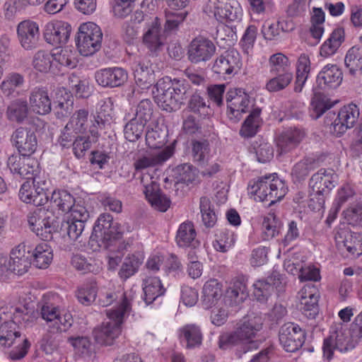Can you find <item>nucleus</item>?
I'll return each mask as SVG.
<instances>
[{"label":"nucleus","instance_id":"obj_1","mask_svg":"<svg viewBox=\"0 0 362 362\" xmlns=\"http://www.w3.org/2000/svg\"><path fill=\"white\" fill-rule=\"evenodd\" d=\"M134 297V293L132 291L114 293L101 290L99 294L100 305L108 306L114 301H116V304L106 310L109 321L103 322L93 330V336L98 343L110 346L119 336L122 325L131 312V303Z\"/></svg>","mask_w":362,"mask_h":362},{"label":"nucleus","instance_id":"obj_2","mask_svg":"<svg viewBox=\"0 0 362 362\" xmlns=\"http://www.w3.org/2000/svg\"><path fill=\"white\" fill-rule=\"evenodd\" d=\"M187 86L183 81L163 77L159 79L152 90L155 102L167 112L178 110L185 100Z\"/></svg>","mask_w":362,"mask_h":362},{"label":"nucleus","instance_id":"obj_3","mask_svg":"<svg viewBox=\"0 0 362 362\" xmlns=\"http://www.w3.org/2000/svg\"><path fill=\"white\" fill-rule=\"evenodd\" d=\"M248 189L256 201H269L270 204L280 201L287 193L284 182L276 173L251 180Z\"/></svg>","mask_w":362,"mask_h":362},{"label":"nucleus","instance_id":"obj_4","mask_svg":"<svg viewBox=\"0 0 362 362\" xmlns=\"http://www.w3.org/2000/svg\"><path fill=\"white\" fill-rule=\"evenodd\" d=\"M338 183V175L332 169L319 170L309 182V207L314 211L324 209L326 197Z\"/></svg>","mask_w":362,"mask_h":362},{"label":"nucleus","instance_id":"obj_5","mask_svg":"<svg viewBox=\"0 0 362 362\" xmlns=\"http://www.w3.org/2000/svg\"><path fill=\"white\" fill-rule=\"evenodd\" d=\"M360 337H356L354 329L349 330L341 322L334 323L330 328V335L325 339L322 351L323 356L332 359L334 351L346 353L352 350Z\"/></svg>","mask_w":362,"mask_h":362},{"label":"nucleus","instance_id":"obj_6","mask_svg":"<svg viewBox=\"0 0 362 362\" xmlns=\"http://www.w3.org/2000/svg\"><path fill=\"white\" fill-rule=\"evenodd\" d=\"M102 40L103 33L96 23L88 21L79 25L76 45L81 55L90 56L98 52Z\"/></svg>","mask_w":362,"mask_h":362},{"label":"nucleus","instance_id":"obj_7","mask_svg":"<svg viewBox=\"0 0 362 362\" xmlns=\"http://www.w3.org/2000/svg\"><path fill=\"white\" fill-rule=\"evenodd\" d=\"M16 322L11 320L1 324L0 327V344L9 347L14 343L18 344L10 352V357L13 360L23 358L30 348V343L26 338H21L20 332L17 330Z\"/></svg>","mask_w":362,"mask_h":362},{"label":"nucleus","instance_id":"obj_8","mask_svg":"<svg viewBox=\"0 0 362 362\" xmlns=\"http://www.w3.org/2000/svg\"><path fill=\"white\" fill-rule=\"evenodd\" d=\"M28 222L30 230L42 240L52 238V234L57 230V217L44 208L37 209L28 216Z\"/></svg>","mask_w":362,"mask_h":362},{"label":"nucleus","instance_id":"obj_9","mask_svg":"<svg viewBox=\"0 0 362 362\" xmlns=\"http://www.w3.org/2000/svg\"><path fill=\"white\" fill-rule=\"evenodd\" d=\"M262 324L263 320L259 315L252 314L244 318L236 330L241 343V352L245 354L259 347V341L255 339L262 329Z\"/></svg>","mask_w":362,"mask_h":362},{"label":"nucleus","instance_id":"obj_10","mask_svg":"<svg viewBox=\"0 0 362 362\" xmlns=\"http://www.w3.org/2000/svg\"><path fill=\"white\" fill-rule=\"evenodd\" d=\"M32 179V182L28 180L21 185L19 197L27 204H33L35 206L44 205L49 200L45 192L48 180L44 175L35 176Z\"/></svg>","mask_w":362,"mask_h":362},{"label":"nucleus","instance_id":"obj_11","mask_svg":"<svg viewBox=\"0 0 362 362\" xmlns=\"http://www.w3.org/2000/svg\"><path fill=\"white\" fill-rule=\"evenodd\" d=\"M228 117L237 122L243 115L251 112L253 101L243 88H232L227 93Z\"/></svg>","mask_w":362,"mask_h":362},{"label":"nucleus","instance_id":"obj_12","mask_svg":"<svg viewBox=\"0 0 362 362\" xmlns=\"http://www.w3.org/2000/svg\"><path fill=\"white\" fill-rule=\"evenodd\" d=\"M41 315L53 332H65L73 323L69 312L53 305H44L41 308Z\"/></svg>","mask_w":362,"mask_h":362},{"label":"nucleus","instance_id":"obj_13","mask_svg":"<svg viewBox=\"0 0 362 362\" xmlns=\"http://www.w3.org/2000/svg\"><path fill=\"white\" fill-rule=\"evenodd\" d=\"M242 67V60L239 52L235 49H228L218 57L214 62V73L225 78H230L237 74Z\"/></svg>","mask_w":362,"mask_h":362},{"label":"nucleus","instance_id":"obj_14","mask_svg":"<svg viewBox=\"0 0 362 362\" xmlns=\"http://www.w3.org/2000/svg\"><path fill=\"white\" fill-rule=\"evenodd\" d=\"M208 7L220 22H235L242 19L243 9L237 0L210 1Z\"/></svg>","mask_w":362,"mask_h":362},{"label":"nucleus","instance_id":"obj_15","mask_svg":"<svg viewBox=\"0 0 362 362\" xmlns=\"http://www.w3.org/2000/svg\"><path fill=\"white\" fill-rule=\"evenodd\" d=\"M124 232V226L114 221L112 216L109 214H101L93 228V235L104 243L120 238Z\"/></svg>","mask_w":362,"mask_h":362},{"label":"nucleus","instance_id":"obj_16","mask_svg":"<svg viewBox=\"0 0 362 362\" xmlns=\"http://www.w3.org/2000/svg\"><path fill=\"white\" fill-rule=\"evenodd\" d=\"M7 165L12 173L28 180L40 175L37 160L28 156L12 155L8 159Z\"/></svg>","mask_w":362,"mask_h":362},{"label":"nucleus","instance_id":"obj_17","mask_svg":"<svg viewBox=\"0 0 362 362\" xmlns=\"http://www.w3.org/2000/svg\"><path fill=\"white\" fill-rule=\"evenodd\" d=\"M141 182L144 187V193L148 202L155 209L165 212L170 205V200L159 189L158 183L150 175H143Z\"/></svg>","mask_w":362,"mask_h":362},{"label":"nucleus","instance_id":"obj_18","mask_svg":"<svg viewBox=\"0 0 362 362\" xmlns=\"http://www.w3.org/2000/svg\"><path fill=\"white\" fill-rule=\"evenodd\" d=\"M88 112L79 110L74 113L66 124L60 137V144L64 147L69 146L76 135L83 134L88 127Z\"/></svg>","mask_w":362,"mask_h":362},{"label":"nucleus","instance_id":"obj_19","mask_svg":"<svg viewBox=\"0 0 362 362\" xmlns=\"http://www.w3.org/2000/svg\"><path fill=\"white\" fill-rule=\"evenodd\" d=\"M305 341V332L296 324L286 323L279 331V342L287 352L298 350Z\"/></svg>","mask_w":362,"mask_h":362},{"label":"nucleus","instance_id":"obj_20","mask_svg":"<svg viewBox=\"0 0 362 362\" xmlns=\"http://www.w3.org/2000/svg\"><path fill=\"white\" fill-rule=\"evenodd\" d=\"M71 33V25L62 21L48 22L44 28V37L45 41L52 45L66 44Z\"/></svg>","mask_w":362,"mask_h":362},{"label":"nucleus","instance_id":"obj_21","mask_svg":"<svg viewBox=\"0 0 362 362\" xmlns=\"http://www.w3.org/2000/svg\"><path fill=\"white\" fill-rule=\"evenodd\" d=\"M216 52V47L210 40L197 37L193 40L188 49L189 60L192 63L206 62Z\"/></svg>","mask_w":362,"mask_h":362},{"label":"nucleus","instance_id":"obj_22","mask_svg":"<svg viewBox=\"0 0 362 362\" xmlns=\"http://www.w3.org/2000/svg\"><path fill=\"white\" fill-rule=\"evenodd\" d=\"M95 79L98 83L103 87H119L127 81L128 73L121 67H110L98 71Z\"/></svg>","mask_w":362,"mask_h":362},{"label":"nucleus","instance_id":"obj_23","mask_svg":"<svg viewBox=\"0 0 362 362\" xmlns=\"http://www.w3.org/2000/svg\"><path fill=\"white\" fill-rule=\"evenodd\" d=\"M173 153L174 148L172 146H168L162 150L148 152L138 158L134 163V167L136 171H141L148 168L161 165L168 160Z\"/></svg>","mask_w":362,"mask_h":362},{"label":"nucleus","instance_id":"obj_24","mask_svg":"<svg viewBox=\"0 0 362 362\" xmlns=\"http://www.w3.org/2000/svg\"><path fill=\"white\" fill-rule=\"evenodd\" d=\"M17 35L21 45L25 49H32L40 38L39 25L33 21H23L17 26Z\"/></svg>","mask_w":362,"mask_h":362},{"label":"nucleus","instance_id":"obj_25","mask_svg":"<svg viewBox=\"0 0 362 362\" xmlns=\"http://www.w3.org/2000/svg\"><path fill=\"white\" fill-rule=\"evenodd\" d=\"M359 116V110L356 105L349 104L340 109L338 116L333 123V131L341 135L351 128Z\"/></svg>","mask_w":362,"mask_h":362},{"label":"nucleus","instance_id":"obj_26","mask_svg":"<svg viewBox=\"0 0 362 362\" xmlns=\"http://www.w3.org/2000/svg\"><path fill=\"white\" fill-rule=\"evenodd\" d=\"M298 308L308 318L313 319L317 313L318 296L313 285H305L299 292Z\"/></svg>","mask_w":362,"mask_h":362},{"label":"nucleus","instance_id":"obj_27","mask_svg":"<svg viewBox=\"0 0 362 362\" xmlns=\"http://www.w3.org/2000/svg\"><path fill=\"white\" fill-rule=\"evenodd\" d=\"M132 71L135 82L141 89H147L151 86L155 75L149 60L141 59L135 61L132 65Z\"/></svg>","mask_w":362,"mask_h":362},{"label":"nucleus","instance_id":"obj_28","mask_svg":"<svg viewBox=\"0 0 362 362\" xmlns=\"http://www.w3.org/2000/svg\"><path fill=\"white\" fill-rule=\"evenodd\" d=\"M12 138L21 155L30 156L35 151L37 142L33 132L21 127L16 130Z\"/></svg>","mask_w":362,"mask_h":362},{"label":"nucleus","instance_id":"obj_29","mask_svg":"<svg viewBox=\"0 0 362 362\" xmlns=\"http://www.w3.org/2000/svg\"><path fill=\"white\" fill-rule=\"evenodd\" d=\"M335 241L339 250L345 248L354 257L362 254V236L360 235H352L346 230H341L336 233Z\"/></svg>","mask_w":362,"mask_h":362},{"label":"nucleus","instance_id":"obj_30","mask_svg":"<svg viewBox=\"0 0 362 362\" xmlns=\"http://www.w3.org/2000/svg\"><path fill=\"white\" fill-rule=\"evenodd\" d=\"M24 245H18L11 252L8 258L10 273L23 275L30 267V256Z\"/></svg>","mask_w":362,"mask_h":362},{"label":"nucleus","instance_id":"obj_31","mask_svg":"<svg viewBox=\"0 0 362 362\" xmlns=\"http://www.w3.org/2000/svg\"><path fill=\"white\" fill-rule=\"evenodd\" d=\"M202 303L205 309H211L225 303L222 299L221 286L217 280L211 279L205 283L202 291Z\"/></svg>","mask_w":362,"mask_h":362},{"label":"nucleus","instance_id":"obj_32","mask_svg":"<svg viewBox=\"0 0 362 362\" xmlns=\"http://www.w3.org/2000/svg\"><path fill=\"white\" fill-rule=\"evenodd\" d=\"M180 342L186 349H192L199 347L203 340V333L200 326L197 324H187L177 329Z\"/></svg>","mask_w":362,"mask_h":362},{"label":"nucleus","instance_id":"obj_33","mask_svg":"<svg viewBox=\"0 0 362 362\" xmlns=\"http://www.w3.org/2000/svg\"><path fill=\"white\" fill-rule=\"evenodd\" d=\"M343 79L341 70L334 64L325 66L317 76V83L321 88H336Z\"/></svg>","mask_w":362,"mask_h":362},{"label":"nucleus","instance_id":"obj_34","mask_svg":"<svg viewBox=\"0 0 362 362\" xmlns=\"http://www.w3.org/2000/svg\"><path fill=\"white\" fill-rule=\"evenodd\" d=\"M305 136L303 130L298 128H290L284 131L278 138L276 146L278 152L283 154L295 148Z\"/></svg>","mask_w":362,"mask_h":362},{"label":"nucleus","instance_id":"obj_35","mask_svg":"<svg viewBox=\"0 0 362 362\" xmlns=\"http://www.w3.org/2000/svg\"><path fill=\"white\" fill-rule=\"evenodd\" d=\"M143 42L151 52L158 51L163 45L160 22L156 18L143 35Z\"/></svg>","mask_w":362,"mask_h":362},{"label":"nucleus","instance_id":"obj_36","mask_svg":"<svg viewBox=\"0 0 362 362\" xmlns=\"http://www.w3.org/2000/svg\"><path fill=\"white\" fill-rule=\"evenodd\" d=\"M30 109L39 115H46L51 111V100L48 93L43 88H35L30 95Z\"/></svg>","mask_w":362,"mask_h":362},{"label":"nucleus","instance_id":"obj_37","mask_svg":"<svg viewBox=\"0 0 362 362\" xmlns=\"http://www.w3.org/2000/svg\"><path fill=\"white\" fill-rule=\"evenodd\" d=\"M344 40V30L342 28H335L329 37L322 44L320 55L323 58L333 56Z\"/></svg>","mask_w":362,"mask_h":362},{"label":"nucleus","instance_id":"obj_38","mask_svg":"<svg viewBox=\"0 0 362 362\" xmlns=\"http://www.w3.org/2000/svg\"><path fill=\"white\" fill-rule=\"evenodd\" d=\"M32 64L35 71L41 73L51 72L57 74L59 71L57 65L53 62L52 52L48 51H37L33 57Z\"/></svg>","mask_w":362,"mask_h":362},{"label":"nucleus","instance_id":"obj_39","mask_svg":"<svg viewBox=\"0 0 362 362\" xmlns=\"http://www.w3.org/2000/svg\"><path fill=\"white\" fill-rule=\"evenodd\" d=\"M143 291L144 300L147 304L153 303L165 291L160 279L156 276H148L144 280Z\"/></svg>","mask_w":362,"mask_h":362},{"label":"nucleus","instance_id":"obj_40","mask_svg":"<svg viewBox=\"0 0 362 362\" xmlns=\"http://www.w3.org/2000/svg\"><path fill=\"white\" fill-rule=\"evenodd\" d=\"M25 85L24 77L18 73L8 74L2 81L0 89L6 96L20 95Z\"/></svg>","mask_w":362,"mask_h":362},{"label":"nucleus","instance_id":"obj_41","mask_svg":"<svg viewBox=\"0 0 362 362\" xmlns=\"http://www.w3.org/2000/svg\"><path fill=\"white\" fill-rule=\"evenodd\" d=\"M55 110L58 117L67 116L73 110L71 94L64 88H60L55 92Z\"/></svg>","mask_w":362,"mask_h":362},{"label":"nucleus","instance_id":"obj_42","mask_svg":"<svg viewBox=\"0 0 362 362\" xmlns=\"http://www.w3.org/2000/svg\"><path fill=\"white\" fill-rule=\"evenodd\" d=\"M196 232L191 222L181 223L177 232L176 242L179 247H193L198 244L196 240Z\"/></svg>","mask_w":362,"mask_h":362},{"label":"nucleus","instance_id":"obj_43","mask_svg":"<svg viewBox=\"0 0 362 362\" xmlns=\"http://www.w3.org/2000/svg\"><path fill=\"white\" fill-rule=\"evenodd\" d=\"M144 256L142 252H136L129 255L124 260L121 269L119 272V276L123 279H127L137 272L139 267L142 264Z\"/></svg>","mask_w":362,"mask_h":362},{"label":"nucleus","instance_id":"obj_44","mask_svg":"<svg viewBox=\"0 0 362 362\" xmlns=\"http://www.w3.org/2000/svg\"><path fill=\"white\" fill-rule=\"evenodd\" d=\"M28 107L26 100L16 99L11 102L6 110L8 120L21 123L28 117Z\"/></svg>","mask_w":362,"mask_h":362},{"label":"nucleus","instance_id":"obj_45","mask_svg":"<svg viewBox=\"0 0 362 362\" xmlns=\"http://www.w3.org/2000/svg\"><path fill=\"white\" fill-rule=\"evenodd\" d=\"M192 152L194 160L201 165L207 164L214 156L215 151L211 149L206 140L192 141Z\"/></svg>","mask_w":362,"mask_h":362},{"label":"nucleus","instance_id":"obj_46","mask_svg":"<svg viewBox=\"0 0 362 362\" xmlns=\"http://www.w3.org/2000/svg\"><path fill=\"white\" fill-rule=\"evenodd\" d=\"M35 265L40 269L47 268L53 259L52 247L47 243L36 245L33 252Z\"/></svg>","mask_w":362,"mask_h":362},{"label":"nucleus","instance_id":"obj_47","mask_svg":"<svg viewBox=\"0 0 362 362\" xmlns=\"http://www.w3.org/2000/svg\"><path fill=\"white\" fill-rule=\"evenodd\" d=\"M50 204L52 207L65 212L70 209L75 202L73 195L64 189H56L52 193Z\"/></svg>","mask_w":362,"mask_h":362},{"label":"nucleus","instance_id":"obj_48","mask_svg":"<svg viewBox=\"0 0 362 362\" xmlns=\"http://www.w3.org/2000/svg\"><path fill=\"white\" fill-rule=\"evenodd\" d=\"M52 55L59 69V66L73 69L77 64L74 52L68 47L54 49Z\"/></svg>","mask_w":362,"mask_h":362},{"label":"nucleus","instance_id":"obj_49","mask_svg":"<svg viewBox=\"0 0 362 362\" xmlns=\"http://www.w3.org/2000/svg\"><path fill=\"white\" fill-rule=\"evenodd\" d=\"M310 70V61L308 55L302 54L296 64V81L295 91L300 92L308 79Z\"/></svg>","mask_w":362,"mask_h":362},{"label":"nucleus","instance_id":"obj_50","mask_svg":"<svg viewBox=\"0 0 362 362\" xmlns=\"http://www.w3.org/2000/svg\"><path fill=\"white\" fill-rule=\"evenodd\" d=\"M281 222L273 213L264 217L262 226V240H269L276 237L280 231Z\"/></svg>","mask_w":362,"mask_h":362},{"label":"nucleus","instance_id":"obj_51","mask_svg":"<svg viewBox=\"0 0 362 362\" xmlns=\"http://www.w3.org/2000/svg\"><path fill=\"white\" fill-rule=\"evenodd\" d=\"M344 62L350 74L354 76L362 69V49L352 47L347 52Z\"/></svg>","mask_w":362,"mask_h":362},{"label":"nucleus","instance_id":"obj_52","mask_svg":"<svg viewBox=\"0 0 362 362\" xmlns=\"http://www.w3.org/2000/svg\"><path fill=\"white\" fill-rule=\"evenodd\" d=\"M236 236L234 232L225 229L216 234V238L213 243V246L218 252H226L234 246Z\"/></svg>","mask_w":362,"mask_h":362},{"label":"nucleus","instance_id":"obj_53","mask_svg":"<svg viewBox=\"0 0 362 362\" xmlns=\"http://www.w3.org/2000/svg\"><path fill=\"white\" fill-rule=\"evenodd\" d=\"M165 134L158 124L151 122L147 127L146 142L151 148H158L165 143Z\"/></svg>","mask_w":362,"mask_h":362},{"label":"nucleus","instance_id":"obj_54","mask_svg":"<svg viewBox=\"0 0 362 362\" xmlns=\"http://www.w3.org/2000/svg\"><path fill=\"white\" fill-rule=\"evenodd\" d=\"M276 76L267 81L265 89L269 92H278L285 89L293 81L292 71L275 74Z\"/></svg>","mask_w":362,"mask_h":362},{"label":"nucleus","instance_id":"obj_55","mask_svg":"<svg viewBox=\"0 0 362 362\" xmlns=\"http://www.w3.org/2000/svg\"><path fill=\"white\" fill-rule=\"evenodd\" d=\"M272 281L273 278L269 277L266 280L260 279L254 283L253 295L257 301L260 303L267 301L274 289Z\"/></svg>","mask_w":362,"mask_h":362},{"label":"nucleus","instance_id":"obj_56","mask_svg":"<svg viewBox=\"0 0 362 362\" xmlns=\"http://www.w3.org/2000/svg\"><path fill=\"white\" fill-rule=\"evenodd\" d=\"M260 113L261 110L259 108H255L250 112L240 129L241 136L251 137L257 133L260 124Z\"/></svg>","mask_w":362,"mask_h":362},{"label":"nucleus","instance_id":"obj_57","mask_svg":"<svg viewBox=\"0 0 362 362\" xmlns=\"http://www.w3.org/2000/svg\"><path fill=\"white\" fill-rule=\"evenodd\" d=\"M71 264L77 270L82 272H99L100 263L92 259H87L83 255L76 254L71 258Z\"/></svg>","mask_w":362,"mask_h":362},{"label":"nucleus","instance_id":"obj_58","mask_svg":"<svg viewBox=\"0 0 362 362\" xmlns=\"http://www.w3.org/2000/svg\"><path fill=\"white\" fill-rule=\"evenodd\" d=\"M146 124L135 117L132 118L124 127L125 139L131 142L137 141L142 135Z\"/></svg>","mask_w":362,"mask_h":362},{"label":"nucleus","instance_id":"obj_59","mask_svg":"<svg viewBox=\"0 0 362 362\" xmlns=\"http://www.w3.org/2000/svg\"><path fill=\"white\" fill-rule=\"evenodd\" d=\"M97 116L102 122H110L115 118L116 112L112 98H107L101 100L97 105Z\"/></svg>","mask_w":362,"mask_h":362},{"label":"nucleus","instance_id":"obj_60","mask_svg":"<svg viewBox=\"0 0 362 362\" xmlns=\"http://www.w3.org/2000/svg\"><path fill=\"white\" fill-rule=\"evenodd\" d=\"M332 105L333 104L325 96L316 93L311 101L310 115L313 118L317 119Z\"/></svg>","mask_w":362,"mask_h":362},{"label":"nucleus","instance_id":"obj_61","mask_svg":"<svg viewBox=\"0 0 362 362\" xmlns=\"http://www.w3.org/2000/svg\"><path fill=\"white\" fill-rule=\"evenodd\" d=\"M196 175V169L188 163L177 165L172 170V176L177 182H192L195 179Z\"/></svg>","mask_w":362,"mask_h":362},{"label":"nucleus","instance_id":"obj_62","mask_svg":"<svg viewBox=\"0 0 362 362\" xmlns=\"http://www.w3.org/2000/svg\"><path fill=\"white\" fill-rule=\"evenodd\" d=\"M269 71L272 74H281L291 71L289 59L282 53L272 54L269 59Z\"/></svg>","mask_w":362,"mask_h":362},{"label":"nucleus","instance_id":"obj_63","mask_svg":"<svg viewBox=\"0 0 362 362\" xmlns=\"http://www.w3.org/2000/svg\"><path fill=\"white\" fill-rule=\"evenodd\" d=\"M200 211L204 224L208 228L213 227L216 223L217 216L211 208L209 199L206 197L200 199Z\"/></svg>","mask_w":362,"mask_h":362},{"label":"nucleus","instance_id":"obj_64","mask_svg":"<svg viewBox=\"0 0 362 362\" xmlns=\"http://www.w3.org/2000/svg\"><path fill=\"white\" fill-rule=\"evenodd\" d=\"M300 235V231L298 228L297 223L294 221H291L288 223V228L286 233L279 243V253H286L290 250H286V247L289 245L293 241L297 240Z\"/></svg>","mask_w":362,"mask_h":362}]
</instances>
